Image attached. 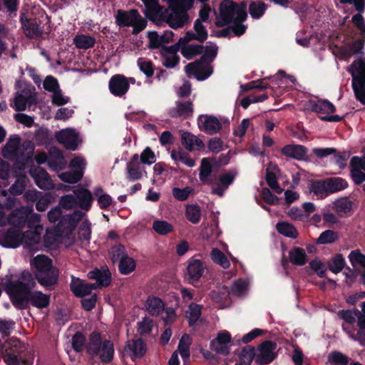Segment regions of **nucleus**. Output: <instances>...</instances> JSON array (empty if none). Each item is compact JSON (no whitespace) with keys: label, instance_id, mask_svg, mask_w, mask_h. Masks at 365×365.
<instances>
[{"label":"nucleus","instance_id":"obj_1","mask_svg":"<svg viewBox=\"0 0 365 365\" xmlns=\"http://www.w3.org/2000/svg\"><path fill=\"white\" fill-rule=\"evenodd\" d=\"M36 286L29 272L21 274V279L10 281L7 283L6 291L9 294L12 304L17 309H25L30 305L44 309L49 305L50 295L40 291H31Z\"/></svg>","mask_w":365,"mask_h":365},{"label":"nucleus","instance_id":"obj_2","mask_svg":"<svg viewBox=\"0 0 365 365\" xmlns=\"http://www.w3.org/2000/svg\"><path fill=\"white\" fill-rule=\"evenodd\" d=\"M31 269L38 282L46 288L54 285L58 279V271L51 258L38 255L30 261Z\"/></svg>","mask_w":365,"mask_h":365},{"label":"nucleus","instance_id":"obj_3","mask_svg":"<svg viewBox=\"0 0 365 365\" xmlns=\"http://www.w3.org/2000/svg\"><path fill=\"white\" fill-rule=\"evenodd\" d=\"M220 9V15L216 20V26L218 27L225 26L233 21H244L247 18L245 7L230 0L223 1Z\"/></svg>","mask_w":365,"mask_h":365},{"label":"nucleus","instance_id":"obj_4","mask_svg":"<svg viewBox=\"0 0 365 365\" xmlns=\"http://www.w3.org/2000/svg\"><path fill=\"white\" fill-rule=\"evenodd\" d=\"M86 349L89 354L98 356L104 363L110 362L113 358V344L109 340L102 341L98 333L91 335Z\"/></svg>","mask_w":365,"mask_h":365},{"label":"nucleus","instance_id":"obj_5","mask_svg":"<svg viewBox=\"0 0 365 365\" xmlns=\"http://www.w3.org/2000/svg\"><path fill=\"white\" fill-rule=\"evenodd\" d=\"M34 146L30 141L21 143L20 138L17 135L11 137L2 150L4 158L14 159L22 158H30L34 153Z\"/></svg>","mask_w":365,"mask_h":365},{"label":"nucleus","instance_id":"obj_6","mask_svg":"<svg viewBox=\"0 0 365 365\" xmlns=\"http://www.w3.org/2000/svg\"><path fill=\"white\" fill-rule=\"evenodd\" d=\"M24 345L17 339H9L4 345V360L8 365H31V361L23 359Z\"/></svg>","mask_w":365,"mask_h":365},{"label":"nucleus","instance_id":"obj_7","mask_svg":"<svg viewBox=\"0 0 365 365\" xmlns=\"http://www.w3.org/2000/svg\"><path fill=\"white\" fill-rule=\"evenodd\" d=\"M351 73L352 87L357 100L365 105V58L354 62L349 69Z\"/></svg>","mask_w":365,"mask_h":365},{"label":"nucleus","instance_id":"obj_8","mask_svg":"<svg viewBox=\"0 0 365 365\" xmlns=\"http://www.w3.org/2000/svg\"><path fill=\"white\" fill-rule=\"evenodd\" d=\"M116 24L120 26H132L133 34H137L143 31L147 22L136 9L130 11L118 10L115 15Z\"/></svg>","mask_w":365,"mask_h":365},{"label":"nucleus","instance_id":"obj_9","mask_svg":"<svg viewBox=\"0 0 365 365\" xmlns=\"http://www.w3.org/2000/svg\"><path fill=\"white\" fill-rule=\"evenodd\" d=\"M32 211L33 207L31 206H23L16 209L9 217H6L4 208L0 203V226H4L9 223L16 227H23Z\"/></svg>","mask_w":365,"mask_h":365},{"label":"nucleus","instance_id":"obj_10","mask_svg":"<svg viewBox=\"0 0 365 365\" xmlns=\"http://www.w3.org/2000/svg\"><path fill=\"white\" fill-rule=\"evenodd\" d=\"M185 70L188 76H193L200 81L206 79L212 73V68L210 63L202 58L188 63Z\"/></svg>","mask_w":365,"mask_h":365},{"label":"nucleus","instance_id":"obj_11","mask_svg":"<svg viewBox=\"0 0 365 365\" xmlns=\"http://www.w3.org/2000/svg\"><path fill=\"white\" fill-rule=\"evenodd\" d=\"M56 140L66 148L76 150L81 143L78 133L72 128H66L57 131L55 134Z\"/></svg>","mask_w":365,"mask_h":365},{"label":"nucleus","instance_id":"obj_12","mask_svg":"<svg viewBox=\"0 0 365 365\" xmlns=\"http://www.w3.org/2000/svg\"><path fill=\"white\" fill-rule=\"evenodd\" d=\"M135 80L133 78H126L123 75L117 74L111 77L108 87L110 93L118 97L124 96L129 89L130 84H134Z\"/></svg>","mask_w":365,"mask_h":365},{"label":"nucleus","instance_id":"obj_13","mask_svg":"<svg viewBox=\"0 0 365 365\" xmlns=\"http://www.w3.org/2000/svg\"><path fill=\"white\" fill-rule=\"evenodd\" d=\"M227 123V120H220L215 116L202 115L198 118V125L201 130L213 135L218 133L221 128L222 123Z\"/></svg>","mask_w":365,"mask_h":365},{"label":"nucleus","instance_id":"obj_14","mask_svg":"<svg viewBox=\"0 0 365 365\" xmlns=\"http://www.w3.org/2000/svg\"><path fill=\"white\" fill-rule=\"evenodd\" d=\"M127 178L130 181L139 180L147 175L143 165L139 161V155H133L126 165Z\"/></svg>","mask_w":365,"mask_h":365},{"label":"nucleus","instance_id":"obj_15","mask_svg":"<svg viewBox=\"0 0 365 365\" xmlns=\"http://www.w3.org/2000/svg\"><path fill=\"white\" fill-rule=\"evenodd\" d=\"M276 344L267 341L262 343L256 351L255 362L258 364H267L275 358Z\"/></svg>","mask_w":365,"mask_h":365},{"label":"nucleus","instance_id":"obj_16","mask_svg":"<svg viewBox=\"0 0 365 365\" xmlns=\"http://www.w3.org/2000/svg\"><path fill=\"white\" fill-rule=\"evenodd\" d=\"M230 345L231 335L227 331L219 333L217 338L210 343V347L212 351L224 355L230 353Z\"/></svg>","mask_w":365,"mask_h":365},{"label":"nucleus","instance_id":"obj_17","mask_svg":"<svg viewBox=\"0 0 365 365\" xmlns=\"http://www.w3.org/2000/svg\"><path fill=\"white\" fill-rule=\"evenodd\" d=\"M193 105L190 101H178L175 106L170 108L169 115L173 118H182L184 119L192 116Z\"/></svg>","mask_w":365,"mask_h":365},{"label":"nucleus","instance_id":"obj_18","mask_svg":"<svg viewBox=\"0 0 365 365\" xmlns=\"http://www.w3.org/2000/svg\"><path fill=\"white\" fill-rule=\"evenodd\" d=\"M30 173L34 178L36 185L44 190L53 188V185L48 174L42 168H37L31 170Z\"/></svg>","mask_w":365,"mask_h":365},{"label":"nucleus","instance_id":"obj_19","mask_svg":"<svg viewBox=\"0 0 365 365\" xmlns=\"http://www.w3.org/2000/svg\"><path fill=\"white\" fill-rule=\"evenodd\" d=\"M97 288L96 284L87 283L79 279H73L71 283V289L77 297H84L91 293L93 289Z\"/></svg>","mask_w":365,"mask_h":365},{"label":"nucleus","instance_id":"obj_20","mask_svg":"<svg viewBox=\"0 0 365 365\" xmlns=\"http://www.w3.org/2000/svg\"><path fill=\"white\" fill-rule=\"evenodd\" d=\"M205 271L203 263L200 259L191 258L187 262V273L192 282L198 281Z\"/></svg>","mask_w":365,"mask_h":365},{"label":"nucleus","instance_id":"obj_21","mask_svg":"<svg viewBox=\"0 0 365 365\" xmlns=\"http://www.w3.org/2000/svg\"><path fill=\"white\" fill-rule=\"evenodd\" d=\"M73 193L78 200L77 204L78 206L83 210H89L93 200L91 192L88 189L81 187L76 189Z\"/></svg>","mask_w":365,"mask_h":365},{"label":"nucleus","instance_id":"obj_22","mask_svg":"<svg viewBox=\"0 0 365 365\" xmlns=\"http://www.w3.org/2000/svg\"><path fill=\"white\" fill-rule=\"evenodd\" d=\"M182 145L189 151L199 150L204 147L203 141L190 132H183L181 135Z\"/></svg>","mask_w":365,"mask_h":365},{"label":"nucleus","instance_id":"obj_23","mask_svg":"<svg viewBox=\"0 0 365 365\" xmlns=\"http://www.w3.org/2000/svg\"><path fill=\"white\" fill-rule=\"evenodd\" d=\"M124 351L132 359L138 358L145 354L146 347L141 339L131 340L128 341Z\"/></svg>","mask_w":365,"mask_h":365},{"label":"nucleus","instance_id":"obj_24","mask_svg":"<svg viewBox=\"0 0 365 365\" xmlns=\"http://www.w3.org/2000/svg\"><path fill=\"white\" fill-rule=\"evenodd\" d=\"M41 232L39 230H28L23 232L22 245L30 250H35L41 240Z\"/></svg>","mask_w":365,"mask_h":365},{"label":"nucleus","instance_id":"obj_25","mask_svg":"<svg viewBox=\"0 0 365 365\" xmlns=\"http://www.w3.org/2000/svg\"><path fill=\"white\" fill-rule=\"evenodd\" d=\"M22 28L25 35L29 38H36L42 36L43 31L36 19H26L23 21Z\"/></svg>","mask_w":365,"mask_h":365},{"label":"nucleus","instance_id":"obj_26","mask_svg":"<svg viewBox=\"0 0 365 365\" xmlns=\"http://www.w3.org/2000/svg\"><path fill=\"white\" fill-rule=\"evenodd\" d=\"M282 153L287 157L296 160H303L306 155L307 150L303 145H288L282 148Z\"/></svg>","mask_w":365,"mask_h":365},{"label":"nucleus","instance_id":"obj_27","mask_svg":"<svg viewBox=\"0 0 365 365\" xmlns=\"http://www.w3.org/2000/svg\"><path fill=\"white\" fill-rule=\"evenodd\" d=\"M186 21V13L182 10L172 11L167 19L168 24L173 29H178L183 26Z\"/></svg>","mask_w":365,"mask_h":365},{"label":"nucleus","instance_id":"obj_28","mask_svg":"<svg viewBox=\"0 0 365 365\" xmlns=\"http://www.w3.org/2000/svg\"><path fill=\"white\" fill-rule=\"evenodd\" d=\"M90 279H96L98 287H106L110 283V274L107 270H94L88 273Z\"/></svg>","mask_w":365,"mask_h":365},{"label":"nucleus","instance_id":"obj_29","mask_svg":"<svg viewBox=\"0 0 365 365\" xmlns=\"http://www.w3.org/2000/svg\"><path fill=\"white\" fill-rule=\"evenodd\" d=\"M170 156L177 164L181 163L190 168H192L195 165V160L191 159L188 154L185 153L181 148L173 149L171 151Z\"/></svg>","mask_w":365,"mask_h":365},{"label":"nucleus","instance_id":"obj_30","mask_svg":"<svg viewBox=\"0 0 365 365\" xmlns=\"http://www.w3.org/2000/svg\"><path fill=\"white\" fill-rule=\"evenodd\" d=\"M36 103V98L26 91L18 93L14 99V107L17 110H24L27 104Z\"/></svg>","mask_w":365,"mask_h":365},{"label":"nucleus","instance_id":"obj_31","mask_svg":"<svg viewBox=\"0 0 365 365\" xmlns=\"http://www.w3.org/2000/svg\"><path fill=\"white\" fill-rule=\"evenodd\" d=\"M146 310L153 316H158L164 310L162 300L155 297H150L145 302Z\"/></svg>","mask_w":365,"mask_h":365},{"label":"nucleus","instance_id":"obj_32","mask_svg":"<svg viewBox=\"0 0 365 365\" xmlns=\"http://www.w3.org/2000/svg\"><path fill=\"white\" fill-rule=\"evenodd\" d=\"M277 170L276 165L269 163L267 168L266 181L268 185L277 193H281L283 189L281 188L277 181L276 175L274 170Z\"/></svg>","mask_w":365,"mask_h":365},{"label":"nucleus","instance_id":"obj_33","mask_svg":"<svg viewBox=\"0 0 365 365\" xmlns=\"http://www.w3.org/2000/svg\"><path fill=\"white\" fill-rule=\"evenodd\" d=\"M23 232L16 230H9L5 236L4 241L7 246L11 247H17L20 245H22Z\"/></svg>","mask_w":365,"mask_h":365},{"label":"nucleus","instance_id":"obj_34","mask_svg":"<svg viewBox=\"0 0 365 365\" xmlns=\"http://www.w3.org/2000/svg\"><path fill=\"white\" fill-rule=\"evenodd\" d=\"M290 261L296 265H304L307 262L305 251L300 247H294L289 252Z\"/></svg>","mask_w":365,"mask_h":365},{"label":"nucleus","instance_id":"obj_35","mask_svg":"<svg viewBox=\"0 0 365 365\" xmlns=\"http://www.w3.org/2000/svg\"><path fill=\"white\" fill-rule=\"evenodd\" d=\"M325 181L329 193L342 190L348 186L346 181L340 178H331Z\"/></svg>","mask_w":365,"mask_h":365},{"label":"nucleus","instance_id":"obj_36","mask_svg":"<svg viewBox=\"0 0 365 365\" xmlns=\"http://www.w3.org/2000/svg\"><path fill=\"white\" fill-rule=\"evenodd\" d=\"M310 191L318 198H324L329 194L325 180L314 181L311 183Z\"/></svg>","mask_w":365,"mask_h":365},{"label":"nucleus","instance_id":"obj_37","mask_svg":"<svg viewBox=\"0 0 365 365\" xmlns=\"http://www.w3.org/2000/svg\"><path fill=\"white\" fill-rule=\"evenodd\" d=\"M94 195L97 197L98 205L101 209H106L111 205V197L105 193L101 187L94 188Z\"/></svg>","mask_w":365,"mask_h":365},{"label":"nucleus","instance_id":"obj_38","mask_svg":"<svg viewBox=\"0 0 365 365\" xmlns=\"http://www.w3.org/2000/svg\"><path fill=\"white\" fill-rule=\"evenodd\" d=\"M212 170V166L207 158H202L200 168L199 178L203 183H210L209 176Z\"/></svg>","mask_w":365,"mask_h":365},{"label":"nucleus","instance_id":"obj_39","mask_svg":"<svg viewBox=\"0 0 365 365\" xmlns=\"http://www.w3.org/2000/svg\"><path fill=\"white\" fill-rule=\"evenodd\" d=\"M212 260L224 269H227L230 263L226 255L217 248H213L210 253Z\"/></svg>","mask_w":365,"mask_h":365},{"label":"nucleus","instance_id":"obj_40","mask_svg":"<svg viewBox=\"0 0 365 365\" xmlns=\"http://www.w3.org/2000/svg\"><path fill=\"white\" fill-rule=\"evenodd\" d=\"M74 43L77 48L81 49H88L94 46L96 40L93 37L89 35H78L74 39Z\"/></svg>","mask_w":365,"mask_h":365},{"label":"nucleus","instance_id":"obj_41","mask_svg":"<svg viewBox=\"0 0 365 365\" xmlns=\"http://www.w3.org/2000/svg\"><path fill=\"white\" fill-rule=\"evenodd\" d=\"M276 228L280 234L286 237L295 239L298 236L296 228L288 222H279L277 224Z\"/></svg>","mask_w":365,"mask_h":365},{"label":"nucleus","instance_id":"obj_42","mask_svg":"<svg viewBox=\"0 0 365 365\" xmlns=\"http://www.w3.org/2000/svg\"><path fill=\"white\" fill-rule=\"evenodd\" d=\"M201 308L202 307L197 304L192 303L190 304L186 312V317L190 326H192L199 319L201 316Z\"/></svg>","mask_w":365,"mask_h":365},{"label":"nucleus","instance_id":"obj_43","mask_svg":"<svg viewBox=\"0 0 365 365\" xmlns=\"http://www.w3.org/2000/svg\"><path fill=\"white\" fill-rule=\"evenodd\" d=\"M191 344V339L188 335H183L180 340L178 351L184 359L190 357V345Z\"/></svg>","mask_w":365,"mask_h":365},{"label":"nucleus","instance_id":"obj_44","mask_svg":"<svg viewBox=\"0 0 365 365\" xmlns=\"http://www.w3.org/2000/svg\"><path fill=\"white\" fill-rule=\"evenodd\" d=\"M153 229L160 235H165L173 232V227L165 220H156L153 223Z\"/></svg>","mask_w":365,"mask_h":365},{"label":"nucleus","instance_id":"obj_45","mask_svg":"<svg viewBox=\"0 0 365 365\" xmlns=\"http://www.w3.org/2000/svg\"><path fill=\"white\" fill-rule=\"evenodd\" d=\"M202 52V46L197 44H189L182 47L181 53L187 59H191L194 56Z\"/></svg>","mask_w":365,"mask_h":365},{"label":"nucleus","instance_id":"obj_46","mask_svg":"<svg viewBox=\"0 0 365 365\" xmlns=\"http://www.w3.org/2000/svg\"><path fill=\"white\" fill-rule=\"evenodd\" d=\"M91 222L85 219L78 230V237L83 243L87 244L91 235Z\"/></svg>","mask_w":365,"mask_h":365},{"label":"nucleus","instance_id":"obj_47","mask_svg":"<svg viewBox=\"0 0 365 365\" xmlns=\"http://www.w3.org/2000/svg\"><path fill=\"white\" fill-rule=\"evenodd\" d=\"M312 109L317 113H331L334 112L335 107L327 101H318L312 104Z\"/></svg>","mask_w":365,"mask_h":365},{"label":"nucleus","instance_id":"obj_48","mask_svg":"<svg viewBox=\"0 0 365 365\" xmlns=\"http://www.w3.org/2000/svg\"><path fill=\"white\" fill-rule=\"evenodd\" d=\"M185 215L190 222L193 224H196L200 220L201 210L197 205H187Z\"/></svg>","mask_w":365,"mask_h":365},{"label":"nucleus","instance_id":"obj_49","mask_svg":"<svg viewBox=\"0 0 365 365\" xmlns=\"http://www.w3.org/2000/svg\"><path fill=\"white\" fill-rule=\"evenodd\" d=\"M135 268V260L127 255L119 262V270L123 274L133 272Z\"/></svg>","mask_w":365,"mask_h":365},{"label":"nucleus","instance_id":"obj_50","mask_svg":"<svg viewBox=\"0 0 365 365\" xmlns=\"http://www.w3.org/2000/svg\"><path fill=\"white\" fill-rule=\"evenodd\" d=\"M59 178L63 182L73 184L79 182L82 179L83 176L81 171L70 170L62 173L59 175Z\"/></svg>","mask_w":365,"mask_h":365},{"label":"nucleus","instance_id":"obj_51","mask_svg":"<svg viewBox=\"0 0 365 365\" xmlns=\"http://www.w3.org/2000/svg\"><path fill=\"white\" fill-rule=\"evenodd\" d=\"M334 210L339 215L346 214L351 210V202L346 198H340L334 202Z\"/></svg>","mask_w":365,"mask_h":365},{"label":"nucleus","instance_id":"obj_52","mask_svg":"<svg viewBox=\"0 0 365 365\" xmlns=\"http://www.w3.org/2000/svg\"><path fill=\"white\" fill-rule=\"evenodd\" d=\"M27 183V178L25 175L19 176L14 184L10 188L9 192L12 195H20L25 190Z\"/></svg>","mask_w":365,"mask_h":365},{"label":"nucleus","instance_id":"obj_53","mask_svg":"<svg viewBox=\"0 0 365 365\" xmlns=\"http://www.w3.org/2000/svg\"><path fill=\"white\" fill-rule=\"evenodd\" d=\"M249 287V283L245 279H239L233 282L231 288V292L237 296L244 295Z\"/></svg>","mask_w":365,"mask_h":365},{"label":"nucleus","instance_id":"obj_54","mask_svg":"<svg viewBox=\"0 0 365 365\" xmlns=\"http://www.w3.org/2000/svg\"><path fill=\"white\" fill-rule=\"evenodd\" d=\"M349 259L353 267L360 266L365 268V255L359 250H353L349 255Z\"/></svg>","mask_w":365,"mask_h":365},{"label":"nucleus","instance_id":"obj_55","mask_svg":"<svg viewBox=\"0 0 365 365\" xmlns=\"http://www.w3.org/2000/svg\"><path fill=\"white\" fill-rule=\"evenodd\" d=\"M139 161L141 164L150 165L155 163L156 157L150 148L147 147L143 150L139 156Z\"/></svg>","mask_w":365,"mask_h":365},{"label":"nucleus","instance_id":"obj_56","mask_svg":"<svg viewBox=\"0 0 365 365\" xmlns=\"http://www.w3.org/2000/svg\"><path fill=\"white\" fill-rule=\"evenodd\" d=\"M339 238L338 234L333 230L323 232L317 240L318 244H329L336 241Z\"/></svg>","mask_w":365,"mask_h":365},{"label":"nucleus","instance_id":"obj_57","mask_svg":"<svg viewBox=\"0 0 365 365\" xmlns=\"http://www.w3.org/2000/svg\"><path fill=\"white\" fill-rule=\"evenodd\" d=\"M195 40L203 42L207 38V31L205 26L199 21H195L194 24Z\"/></svg>","mask_w":365,"mask_h":365},{"label":"nucleus","instance_id":"obj_58","mask_svg":"<svg viewBox=\"0 0 365 365\" xmlns=\"http://www.w3.org/2000/svg\"><path fill=\"white\" fill-rule=\"evenodd\" d=\"M345 264L344 259L341 255H338L335 256L331 262L329 264V269L334 273H338L341 272Z\"/></svg>","mask_w":365,"mask_h":365},{"label":"nucleus","instance_id":"obj_59","mask_svg":"<svg viewBox=\"0 0 365 365\" xmlns=\"http://www.w3.org/2000/svg\"><path fill=\"white\" fill-rule=\"evenodd\" d=\"M26 222H28V227L29 228H32L35 230H39L43 231V227L41 225V215L31 212V214L29 215V217L27 218Z\"/></svg>","mask_w":365,"mask_h":365},{"label":"nucleus","instance_id":"obj_60","mask_svg":"<svg viewBox=\"0 0 365 365\" xmlns=\"http://www.w3.org/2000/svg\"><path fill=\"white\" fill-rule=\"evenodd\" d=\"M110 254L113 262H120L127 255L125 247L121 245L113 246Z\"/></svg>","mask_w":365,"mask_h":365},{"label":"nucleus","instance_id":"obj_61","mask_svg":"<svg viewBox=\"0 0 365 365\" xmlns=\"http://www.w3.org/2000/svg\"><path fill=\"white\" fill-rule=\"evenodd\" d=\"M86 166V161L84 158L80 156L73 158L69 165V168L73 171H81L82 176H83L84 170Z\"/></svg>","mask_w":365,"mask_h":365},{"label":"nucleus","instance_id":"obj_62","mask_svg":"<svg viewBox=\"0 0 365 365\" xmlns=\"http://www.w3.org/2000/svg\"><path fill=\"white\" fill-rule=\"evenodd\" d=\"M179 62V57L174 51H168L164 55L163 65L167 68H173Z\"/></svg>","mask_w":365,"mask_h":365},{"label":"nucleus","instance_id":"obj_63","mask_svg":"<svg viewBox=\"0 0 365 365\" xmlns=\"http://www.w3.org/2000/svg\"><path fill=\"white\" fill-rule=\"evenodd\" d=\"M59 205L66 210H71L77 205L76 198L72 195H66L61 197Z\"/></svg>","mask_w":365,"mask_h":365},{"label":"nucleus","instance_id":"obj_64","mask_svg":"<svg viewBox=\"0 0 365 365\" xmlns=\"http://www.w3.org/2000/svg\"><path fill=\"white\" fill-rule=\"evenodd\" d=\"M359 311L358 310H343L339 312L340 317L346 323L353 324L358 317Z\"/></svg>","mask_w":365,"mask_h":365}]
</instances>
